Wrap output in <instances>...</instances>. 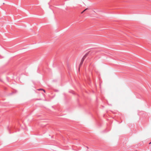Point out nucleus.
<instances>
[{
  "instance_id": "6e6552de",
  "label": "nucleus",
  "mask_w": 151,
  "mask_h": 151,
  "mask_svg": "<svg viewBox=\"0 0 151 151\" xmlns=\"http://www.w3.org/2000/svg\"><path fill=\"white\" fill-rule=\"evenodd\" d=\"M17 93V91H16L15 92V93L13 92V93Z\"/></svg>"
},
{
  "instance_id": "f257e3e1",
  "label": "nucleus",
  "mask_w": 151,
  "mask_h": 151,
  "mask_svg": "<svg viewBox=\"0 0 151 151\" xmlns=\"http://www.w3.org/2000/svg\"><path fill=\"white\" fill-rule=\"evenodd\" d=\"M88 55V53H86L83 57V58H82L81 61V62H83L84 61L85 59L86 58L87 56V55Z\"/></svg>"
},
{
  "instance_id": "9d476101",
  "label": "nucleus",
  "mask_w": 151,
  "mask_h": 151,
  "mask_svg": "<svg viewBox=\"0 0 151 151\" xmlns=\"http://www.w3.org/2000/svg\"><path fill=\"white\" fill-rule=\"evenodd\" d=\"M151 144V142L149 143V144Z\"/></svg>"
},
{
  "instance_id": "39448f33",
  "label": "nucleus",
  "mask_w": 151,
  "mask_h": 151,
  "mask_svg": "<svg viewBox=\"0 0 151 151\" xmlns=\"http://www.w3.org/2000/svg\"><path fill=\"white\" fill-rule=\"evenodd\" d=\"M74 92L73 91H70V93H72L73 94H75Z\"/></svg>"
},
{
  "instance_id": "f03ea898",
  "label": "nucleus",
  "mask_w": 151,
  "mask_h": 151,
  "mask_svg": "<svg viewBox=\"0 0 151 151\" xmlns=\"http://www.w3.org/2000/svg\"><path fill=\"white\" fill-rule=\"evenodd\" d=\"M37 90L39 91H43V92H42L41 93L42 94H43L44 93H45V91L43 89L40 88V89H38Z\"/></svg>"
},
{
  "instance_id": "20e7f679",
  "label": "nucleus",
  "mask_w": 151,
  "mask_h": 151,
  "mask_svg": "<svg viewBox=\"0 0 151 151\" xmlns=\"http://www.w3.org/2000/svg\"><path fill=\"white\" fill-rule=\"evenodd\" d=\"M83 63V62L81 61L79 65V66L80 67L81 65H82Z\"/></svg>"
},
{
  "instance_id": "1a4fd4ad",
  "label": "nucleus",
  "mask_w": 151,
  "mask_h": 151,
  "mask_svg": "<svg viewBox=\"0 0 151 151\" xmlns=\"http://www.w3.org/2000/svg\"><path fill=\"white\" fill-rule=\"evenodd\" d=\"M55 91H58V90H55Z\"/></svg>"
},
{
  "instance_id": "423d86ee",
  "label": "nucleus",
  "mask_w": 151,
  "mask_h": 151,
  "mask_svg": "<svg viewBox=\"0 0 151 151\" xmlns=\"http://www.w3.org/2000/svg\"><path fill=\"white\" fill-rule=\"evenodd\" d=\"M88 9V8H86V9H85L84 10L83 12H82L81 13V14H82L84 12H85L86 10H87V9Z\"/></svg>"
},
{
  "instance_id": "7ed1b4c3",
  "label": "nucleus",
  "mask_w": 151,
  "mask_h": 151,
  "mask_svg": "<svg viewBox=\"0 0 151 151\" xmlns=\"http://www.w3.org/2000/svg\"><path fill=\"white\" fill-rule=\"evenodd\" d=\"M12 128H11V127L10 126H9L8 127V129L9 130V134H11V129H12Z\"/></svg>"
},
{
  "instance_id": "0eeeda50",
  "label": "nucleus",
  "mask_w": 151,
  "mask_h": 151,
  "mask_svg": "<svg viewBox=\"0 0 151 151\" xmlns=\"http://www.w3.org/2000/svg\"><path fill=\"white\" fill-rule=\"evenodd\" d=\"M88 9V8H86V9H85L84 10L83 12H82L81 13V14H82L84 12H85L86 10H87V9Z\"/></svg>"
}]
</instances>
